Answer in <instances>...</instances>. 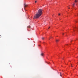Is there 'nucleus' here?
<instances>
[{
	"label": "nucleus",
	"mask_w": 78,
	"mask_h": 78,
	"mask_svg": "<svg viewBox=\"0 0 78 78\" xmlns=\"http://www.w3.org/2000/svg\"><path fill=\"white\" fill-rule=\"evenodd\" d=\"M77 31H78V28H77Z\"/></svg>",
	"instance_id": "4468645a"
},
{
	"label": "nucleus",
	"mask_w": 78,
	"mask_h": 78,
	"mask_svg": "<svg viewBox=\"0 0 78 78\" xmlns=\"http://www.w3.org/2000/svg\"><path fill=\"white\" fill-rule=\"evenodd\" d=\"M2 37V36L0 35V37Z\"/></svg>",
	"instance_id": "2eb2a0df"
},
{
	"label": "nucleus",
	"mask_w": 78,
	"mask_h": 78,
	"mask_svg": "<svg viewBox=\"0 0 78 78\" xmlns=\"http://www.w3.org/2000/svg\"><path fill=\"white\" fill-rule=\"evenodd\" d=\"M27 6H28L26 4H25V3H24V9L25 11H26V10H25V8L27 7Z\"/></svg>",
	"instance_id": "f03ea898"
},
{
	"label": "nucleus",
	"mask_w": 78,
	"mask_h": 78,
	"mask_svg": "<svg viewBox=\"0 0 78 78\" xmlns=\"http://www.w3.org/2000/svg\"><path fill=\"white\" fill-rule=\"evenodd\" d=\"M42 11L43 10L42 9H40L38 10L37 13L35 15V16H34V19H37L39 18L42 14Z\"/></svg>",
	"instance_id": "f257e3e1"
},
{
	"label": "nucleus",
	"mask_w": 78,
	"mask_h": 78,
	"mask_svg": "<svg viewBox=\"0 0 78 78\" xmlns=\"http://www.w3.org/2000/svg\"><path fill=\"white\" fill-rule=\"evenodd\" d=\"M71 66H72V65H71Z\"/></svg>",
	"instance_id": "b1692460"
},
{
	"label": "nucleus",
	"mask_w": 78,
	"mask_h": 78,
	"mask_svg": "<svg viewBox=\"0 0 78 78\" xmlns=\"http://www.w3.org/2000/svg\"><path fill=\"white\" fill-rule=\"evenodd\" d=\"M41 56H43L44 55V53H41Z\"/></svg>",
	"instance_id": "7ed1b4c3"
},
{
	"label": "nucleus",
	"mask_w": 78,
	"mask_h": 78,
	"mask_svg": "<svg viewBox=\"0 0 78 78\" xmlns=\"http://www.w3.org/2000/svg\"><path fill=\"white\" fill-rule=\"evenodd\" d=\"M38 46H40V45H38Z\"/></svg>",
	"instance_id": "4be33fe9"
},
{
	"label": "nucleus",
	"mask_w": 78,
	"mask_h": 78,
	"mask_svg": "<svg viewBox=\"0 0 78 78\" xmlns=\"http://www.w3.org/2000/svg\"><path fill=\"white\" fill-rule=\"evenodd\" d=\"M59 41V40H56V42H58Z\"/></svg>",
	"instance_id": "39448f33"
},
{
	"label": "nucleus",
	"mask_w": 78,
	"mask_h": 78,
	"mask_svg": "<svg viewBox=\"0 0 78 78\" xmlns=\"http://www.w3.org/2000/svg\"><path fill=\"white\" fill-rule=\"evenodd\" d=\"M42 40H44V37H42Z\"/></svg>",
	"instance_id": "0eeeda50"
},
{
	"label": "nucleus",
	"mask_w": 78,
	"mask_h": 78,
	"mask_svg": "<svg viewBox=\"0 0 78 78\" xmlns=\"http://www.w3.org/2000/svg\"><path fill=\"white\" fill-rule=\"evenodd\" d=\"M76 39L77 40H78V38H76Z\"/></svg>",
	"instance_id": "dca6fc26"
},
{
	"label": "nucleus",
	"mask_w": 78,
	"mask_h": 78,
	"mask_svg": "<svg viewBox=\"0 0 78 78\" xmlns=\"http://www.w3.org/2000/svg\"><path fill=\"white\" fill-rule=\"evenodd\" d=\"M76 5H77V4H76Z\"/></svg>",
	"instance_id": "5701e85b"
},
{
	"label": "nucleus",
	"mask_w": 78,
	"mask_h": 78,
	"mask_svg": "<svg viewBox=\"0 0 78 78\" xmlns=\"http://www.w3.org/2000/svg\"><path fill=\"white\" fill-rule=\"evenodd\" d=\"M64 34H63V35Z\"/></svg>",
	"instance_id": "412c9836"
},
{
	"label": "nucleus",
	"mask_w": 78,
	"mask_h": 78,
	"mask_svg": "<svg viewBox=\"0 0 78 78\" xmlns=\"http://www.w3.org/2000/svg\"><path fill=\"white\" fill-rule=\"evenodd\" d=\"M68 8H69V9H70V8H69V7Z\"/></svg>",
	"instance_id": "6ab92c4d"
},
{
	"label": "nucleus",
	"mask_w": 78,
	"mask_h": 78,
	"mask_svg": "<svg viewBox=\"0 0 78 78\" xmlns=\"http://www.w3.org/2000/svg\"><path fill=\"white\" fill-rule=\"evenodd\" d=\"M71 67H73V66H72Z\"/></svg>",
	"instance_id": "aec40b11"
},
{
	"label": "nucleus",
	"mask_w": 78,
	"mask_h": 78,
	"mask_svg": "<svg viewBox=\"0 0 78 78\" xmlns=\"http://www.w3.org/2000/svg\"><path fill=\"white\" fill-rule=\"evenodd\" d=\"M60 76H62V75H61V73H60Z\"/></svg>",
	"instance_id": "1a4fd4ad"
},
{
	"label": "nucleus",
	"mask_w": 78,
	"mask_h": 78,
	"mask_svg": "<svg viewBox=\"0 0 78 78\" xmlns=\"http://www.w3.org/2000/svg\"><path fill=\"white\" fill-rule=\"evenodd\" d=\"M50 28V27H49V28H48V29H49V28Z\"/></svg>",
	"instance_id": "f8f14e48"
},
{
	"label": "nucleus",
	"mask_w": 78,
	"mask_h": 78,
	"mask_svg": "<svg viewBox=\"0 0 78 78\" xmlns=\"http://www.w3.org/2000/svg\"><path fill=\"white\" fill-rule=\"evenodd\" d=\"M49 40H50V38H49Z\"/></svg>",
	"instance_id": "f3484780"
},
{
	"label": "nucleus",
	"mask_w": 78,
	"mask_h": 78,
	"mask_svg": "<svg viewBox=\"0 0 78 78\" xmlns=\"http://www.w3.org/2000/svg\"><path fill=\"white\" fill-rule=\"evenodd\" d=\"M75 5V3H74L73 4V6H74V5Z\"/></svg>",
	"instance_id": "6e6552de"
},
{
	"label": "nucleus",
	"mask_w": 78,
	"mask_h": 78,
	"mask_svg": "<svg viewBox=\"0 0 78 78\" xmlns=\"http://www.w3.org/2000/svg\"><path fill=\"white\" fill-rule=\"evenodd\" d=\"M28 28H30L31 27L30 26H28Z\"/></svg>",
	"instance_id": "423d86ee"
},
{
	"label": "nucleus",
	"mask_w": 78,
	"mask_h": 78,
	"mask_svg": "<svg viewBox=\"0 0 78 78\" xmlns=\"http://www.w3.org/2000/svg\"><path fill=\"white\" fill-rule=\"evenodd\" d=\"M51 38H53V37H51Z\"/></svg>",
	"instance_id": "a211bd4d"
},
{
	"label": "nucleus",
	"mask_w": 78,
	"mask_h": 78,
	"mask_svg": "<svg viewBox=\"0 0 78 78\" xmlns=\"http://www.w3.org/2000/svg\"><path fill=\"white\" fill-rule=\"evenodd\" d=\"M72 7H74V6H72Z\"/></svg>",
	"instance_id": "ddd939ff"
},
{
	"label": "nucleus",
	"mask_w": 78,
	"mask_h": 78,
	"mask_svg": "<svg viewBox=\"0 0 78 78\" xmlns=\"http://www.w3.org/2000/svg\"><path fill=\"white\" fill-rule=\"evenodd\" d=\"M37 2V1H36L35 2V3H36Z\"/></svg>",
	"instance_id": "9d476101"
},
{
	"label": "nucleus",
	"mask_w": 78,
	"mask_h": 78,
	"mask_svg": "<svg viewBox=\"0 0 78 78\" xmlns=\"http://www.w3.org/2000/svg\"><path fill=\"white\" fill-rule=\"evenodd\" d=\"M61 15V14H60V13H59V14H58V16H59V15Z\"/></svg>",
	"instance_id": "9b49d317"
},
{
	"label": "nucleus",
	"mask_w": 78,
	"mask_h": 78,
	"mask_svg": "<svg viewBox=\"0 0 78 78\" xmlns=\"http://www.w3.org/2000/svg\"><path fill=\"white\" fill-rule=\"evenodd\" d=\"M78 2V0H75V3H76Z\"/></svg>",
	"instance_id": "20e7f679"
}]
</instances>
